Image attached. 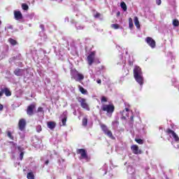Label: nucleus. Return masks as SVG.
<instances>
[{
	"mask_svg": "<svg viewBox=\"0 0 179 179\" xmlns=\"http://www.w3.org/2000/svg\"><path fill=\"white\" fill-rule=\"evenodd\" d=\"M134 76L136 82L140 85L141 87L143 86V82L145 79L143 78V73L142 72V69L141 67L136 66L134 69Z\"/></svg>",
	"mask_w": 179,
	"mask_h": 179,
	"instance_id": "nucleus-1",
	"label": "nucleus"
},
{
	"mask_svg": "<svg viewBox=\"0 0 179 179\" xmlns=\"http://www.w3.org/2000/svg\"><path fill=\"white\" fill-rule=\"evenodd\" d=\"M167 134L170 136L171 141V144L176 149H179V137L174 131L171 129H168L167 130Z\"/></svg>",
	"mask_w": 179,
	"mask_h": 179,
	"instance_id": "nucleus-2",
	"label": "nucleus"
},
{
	"mask_svg": "<svg viewBox=\"0 0 179 179\" xmlns=\"http://www.w3.org/2000/svg\"><path fill=\"white\" fill-rule=\"evenodd\" d=\"M71 79H74V80H76V82H80V80H83L85 79V76H83L82 73H80L76 69L71 71Z\"/></svg>",
	"mask_w": 179,
	"mask_h": 179,
	"instance_id": "nucleus-3",
	"label": "nucleus"
},
{
	"mask_svg": "<svg viewBox=\"0 0 179 179\" xmlns=\"http://www.w3.org/2000/svg\"><path fill=\"white\" fill-rule=\"evenodd\" d=\"M99 125L105 135H107V136H108V138H110V139H115L114 136H113V132H111V131L108 129V127H107L106 124L100 123Z\"/></svg>",
	"mask_w": 179,
	"mask_h": 179,
	"instance_id": "nucleus-4",
	"label": "nucleus"
},
{
	"mask_svg": "<svg viewBox=\"0 0 179 179\" xmlns=\"http://www.w3.org/2000/svg\"><path fill=\"white\" fill-rule=\"evenodd\" d=\"M87 64L90 66L93 65V64H94L95 61H96V52L93 51V52H90L88 55V56L87 57Z\"/></svg>",
	"mask_w": 179,
	"mask_h": 179,
	"instance_id": "nucleus-5",
	"label": "nucleus"
},
{
	"mask_svg": "<svg viewBox=\"0 0 179 179\" xmlns=\"http://www.w3.org/2000/svg\"><path fill=\"white\" fill-rule=\"evenodd\" d=\"M78 103H80L82 108H84V110H87V111H90V107L89 106V103H87V101L85 98H78Z\"/></svg>",
	"mask_w": 179,
	"mask_h": 179,
	"instance_id": "nucleus-6",
	"label": "nucleus"
},
{
	"mask_svg": "<svg viewBox=\"0 0 179 179\" xmlns=\"http://www.w3.org/2000/svg\"><path fill=\"white\" fill-rule=\"evenodd\" d=\"M102 110H103V111H106L108 113V115H109V117H111V115H110V114H113V113H114V106L103 105L102 106Z\"/></svg>",
	"mask_w": 179,
	"mask_h": 179,
	"instance_id": "nucleus-7",
	"label": "nucleus"
},
{
	"mask_svg": "<svg viewBox=\"0 0 179 179\" xmlns=\"http://www.w3.org/2000/svg\"><path fill=\"white\" fill-rule=\"evenodd\" d=\"M32 145L36 148V149H40L41 147V141L40 138H38L37 136H34L32 138Z\"/></svg>",
	"mask_w": 179,
	"mask_h": 179,
	"instance_id": "nucleus-8",
	"label": "nucleus"
},
{
	"mask_svg": "<svg viewBox=\"0 0 179 179\" xmlns=\"http://www.w3.org/2000/svg\"><path fill=\"white\" fill-rule=\"evenodd\" d=\"M77 153L80 155V159H84V160H86V162H89V157H87V154L86 153V150H85V149H78L77 150Z\"/></svg>",
	"mask_w": 179,
	"mask_h": 179,
	"instance_id": "nucleus-9",
	"label": "nucleus"
},
{
	"mask_svg": "<svg viewBox=\"0 0 179 179\" xmlns=\"http://www.w3.org/2000/svg\"><path fill=\"white\" fill-rule=\"evenodd\" d=\"M68 118V111H64L60 116V123L61 127L66 125V119Z\"/></svg>",
	"mask_w": 179,
	"mask_h": 179,
	"instance_id": "nucleus-10",
	"label": "nucleus"
},
{
	"mask_svg": "<svg viewBox=\"0 0 179 179\" xmlns=\"http://www.w3.org/2000/svg\"><path fill=\"white\" fill-rule=\"evenodd\" d=\"M127 173L129 174V179H136L135 176V169L132 166H129L127 168Z\"/></svg>",
	"mask_w": 179,
	"mask_h": 179,
	"instance_id": "nucleus-11",
	"label": "nucleus"
},
{
	"mask_svg": "<svg viewBox=\"0 0 179 179\" xmlns=\"http://www.w3.org/2000/svg\"><path fill=\"white\" fill-rule=\"evenodd\" d=\"M145 41L147 44L151 47V48H155L156 47V41H155V40H153V38L151 37H147L145 38Z\"/></svg>",
	"mask_w": 179,
	"mask_h": 179,
	"instance_id": "nucleus-12",
	"label": "nucleus"
},
{
	"mask_svg": "<svg viewBox=\"0 0 179 179\" xmlns=\"http://www.w3.org/2000/svg\"><path fill=\"white\" fill-rule=\"evenodd\" d=\"M131 149L134 155H142V150L139 149V147L136 145H133Z\"/></svg>",
	"mask_w": 179,
	"mask_h": 179,
	"instance_id": "nucleus-13",
	"label": "nucleus"
},
{
	"mask_svg": "<svg viewBox=\"0 0 179 179\" xmlns=\"http://www.w3.org/2000/svg\"><path fill=\"white\" fill-rule=\"evenodd\" d=\"M19 129L22 132L24 131V128H26V120L21 119L18 123Z\"/></svg>",
	"mask_w": 179,
	"mask_h": 179,
	"instance_id": "nucleus-14",
	"label": "nucleus"
},
{
	"mask_svg": "<svg viewBox=\"0 0 179 179\" xmlns=\"http://www.w3.org/2000/svg\"><path fill=\"white\" fill-rule=\"evenodd\" d=\"M40 27L42 31L39 33V36L41 40H43V41H45V40H47V35H45V34L44 33V25L41 24Z\"/></svg>",
	"mask_w": 179,
	"mask_h": 179,
	"instance_id": "nucleus-15",
	"label": "nucleus"
},
{
	"mask_svg": "<svg viewBox=\"0 0 179 179\" xmlns=\"http://www.w3.org/2000/svg\"><path fill=\"white\" fill-rule=\"evenodd\" d=\"M35 108H36V105L31 104L27 108V114H28V115H33V111L34 110Z\"/></svg>",
	"mask_w": 179,
	"mask_h": 179,
	"instance_id": "nucleus-16",
	"label": "nucleus"
},
{
	"mask_svg": "<svg viewBox=\"0 0 179 179\" xmlns=\"http://www.w3.org/2000/svg\"><path fill=\"white\" fill-rule=\"evenodd\" d=\"M71 22L72 24L75 23V27L76 29V30H83V29H85V26L82 25L81 24L78 23V22H75V20H72L71 21Z\"/></svg>",
	"mask_w": 179,
	"mask_h": 179,
	"instance_id": "nucleus-17",
	"label": "nucleus"
},
{
	"mask_svg": "<svg viewBox=\"0 0 179 179\" xmlns=\"http://www.w3.org/2000/svg\"><path fill=\"white\" fill-rule=\"evenodd\" d=\"M14 73H15V75H16V76H23V75H24V73H26V71H25V70H23V69H16L14 71Z\"/></svg>",
	"mask_w": 179,
	"mask_h": 179,
	"instance_id": "nucleus-18",
	"label": "nucleus"
},
{
	"mask_svg": "<svg viewBox=\"0 0 179 179\" xmlns=\"http://www.w3.org/2000/svg\"><path fill=\"white\" fill-rule=\"evenodd\" d=\"M122 118L125 120L127 117H129V109L125 108V109L122 112Z\"/></svg>",
	"mask_w": 179,
	"mask_h": 179,
	"instance_id": "nucleus-19",
	"label": "nucleus"
},
{
	"mask_svg": "<svg viewBox=\"0 0 179 179\" xmlns=\"http://www.w3.org/2000/svg\"><path fill=\"white\" fill-rule=\"evenodd\" d=\"M14 16L15 20H20V19L23 17V15H22V13L20 11H14Z\"/></svg>",
	"mask_w": 179,
	"mask_h": 179,
	"instance_id": "nucleus-20",
	"label": "nucleus"
},
{
	"mask_svg": "<svg viewBox=\"0 0 179 179\" xmlns=\"http://www.w3.org/2000/svg\"><path fill=\"white\" fill-rule=\"evenodd\" d=\"M134 24L137 29H141V24H139V19L138 17H134Z\"/></svg>",
	"mask_w": 179,
	"mask_h": 179,
	"instance_id": "nucleus-21",
	"label": "nucleus"
},
{
	"mask_svg": "<svg viewBox=\"0 0 179 179\" xmlns=\"http://www.w3.org/2000/svg\"><path fill=\"white\" fill-rule=\"evenodd\" d=\"M2 93H4L6 94V96H7L12 95L10 90H9V89H8V88H4L3 90H2Z\"/></svg>",
	"mask_w": 179,
	"mask_h": 179,
	"instance_id": "nucleus-22",
	"label": "nucleus"
},
{
	"mask_svg": "<svg viewBox=\"0 0 179 179\" xmlns=\"http://www.w3.org/2000/svg\"><path fill=\"white\" fill-rule=\"evenodd\" d=\"M110 27L112 29H114L115 30H118V29H124L122 27L120 26L118 24H113L110 25Z\"/></svg>",
	"mask_w": 179,
	"mask_h": 179,
	"instance_id": "nucleus-23",
	"label": "nucleus"
},
{
	"mask_svg": "<svg viewBox=\"0 0 179 179\" xmlns=\"http://www.w3.org/2000/svg\"><path fill=\"white\" fill-rule=\"evenodd\" d=\"M48 128H49V129H54V128H55V122H48Z\"/></svg>",
	"mask_w": 179,
	"mask_h": 179,
	"instance_id": "nucleus-24",
	"label": "nucleus"
},
{
	"mask_svg": "<svg viewBox=\"0 0 179 179\" xmlns=\"http://www.w3.org/2000/svg\"><path fill=\"white\" fill-rule=\"evenodd\" d=\"M79 90L82 93V94H87V90H86L83 87L79 85Z\"/></svg>",
	"mask_w": 179,
	"mask_h": 179,
	"instance_id": "nucleus-25",
	"label": "nucleus"
},
{
	"mask_svg": "<svg viewBox=\"0 0 179 179\" xmlns=\"http://www.w3.org/2000/svg\"><path fill=\"white\" fill-rule=\"evenodd\" d=\"M8 42L11 45H16L17 44V42L16 41V40L12 38H8Z\"/></svg>",
	"mask_w": 179,
	"mask_h": 179,
	"instance_id": "nucleus-26",
	"label": "nucleus"
},
{
	"mask_svg": "<svg viewBox=\"0 0 179 179\" xmlns=\"http://www.w3.org/2000/svg\"><path fill=\"white\" fill-rule=\"evenodd\" d=\"M129 27L132 29L134 27V22L132 21V18H129Z\"/></svg>",
	"mask_w": 179,
	"mask_h": 179,
	"instance_id": "nucleus-27",
	"label": "nucleus"
},
{
	"mask_svg": "<svg viewBox=\"0 0 179 179\" xmlns=\"http://www.w3.org/2000/svg\"><path fill=\"white\" fill-rule=\"evenodd\" d=\"M27 178L28 179H34V174L33 172H29L27 175Z\"/></svg>",
	"mask_w": 179,
	"mask_h": 179,
	"instance_id": "nucleus-28",
	"label": "nucleus"
},
{
	"mask_svg": "<svg viewBox=\"0 0 179 179\" xmlns=\"http://www.w3.org/2000/svg\"><path fill=\"white\" fill-rule=\"evenodd\" d=\"M120 6H121L122 9L124 12H126V10H127V4H125V2H122V3H120Z\"/></svg>",
	"mask_w": 179,
	"mask_h": 179,
	"instance_id": "nucleus-29",
	"label": "nucleus"
},
{
	"mask_svg": "<svg viewBox=\"0 0 179 179\" xmlns=\"http://www.w3.org/2000/svg\"><path fill=\"white\" fill-rule=\"evenodd\" d=\"M59 54L62 57H64V55H65L66 54V51H65V50H64V49H60L59 51Z\"/></svg>",
	"mask_w": 179,
	"mask_h": 179,
	"instance_id": "nucleus-30",
	"label": "nucleus"
},
{
	"mask_svg": "<svg viewBox=\"0 0 179 179\" xmlns=\"http://www.w3.org/2000/svg\"><path fill=\"white\" fill-rule=\"evenodd\" d=\"M172 23L175 27H178V26H179L178 20H173Z\"/></svg>",
	"mask_w": 179,
	"mask_h": 179,
	"instance_id": "nucleus-31",
	"label": "nucleus"
},
{
	"mask_svg": "<svg viewBox=\"0 0 179 179\" xmlns=\"http://www.w3.org/2000/svg\"><path fill=\"white\" fill-rule=\"evenodd\" d=\"M87 125V117H84L83 119V126L86 127Z\"/></svg>",
	"mask_w": 179,
	"mask_h": 179,
	"instance_id": "nucleus-32",
	"label": "nucleus"
},
{
	"mask_svg": "<svg viewBox=\"0 0 179 179\" xmlns=\"http://www.w3.org/2000/svg\"><path fill=\"white\" fill-rule=\"evenodd\" d=\"M22 8L24 10H27V9H29V6H27L26 3H22Z\"/></svg>",
	"mask_w": 179,
	"mask_h": 179,
	"instance_id": "nucleus-33",
	"label": "nucleus"
},
{
	"mask_svg": "<svg viewBox=\"0 0 179 179\" xmlns=\"http://www.w3.org/2000/svg\"><path fill=\"white\" fill-rule=\"evenodd\" d=\"M36 132H38V133H40V132H41V131H43V129L41 128V125L36 126Z\"/></svg>",
	"mask_w": 179,
	"mask_h": 179,
	"instance_id": "nucleus-34",
	"label": "nucleus"
},
{
	"mask_svg": "<svg viewBox=\"0 0 179 179\" xmlns=\"http://www.w3.org/2000/svg\"><path fill=\"white\" fill-rule=\"evenodd\" d=\"M135 141L139 145H143V140L136 138Z\"/></svg>",
	"mask_w": 179,
	"mask_h": 179,
	"instance_id": "nucleus-35",
	"label": "nucleus"
},
{
	"mask_svg": "<svg viewBox=\"0 0 179 179\" xmlns=\"http://www.w3.org/2000/svg\"><path fill=\"white\" fill-rule=\"evenodd\" d=\"M125 58H124L122 56H120V64H125Z\"/></svg>",
	"mask_w": 179,
	"mask_h": 179,
	"instance_id": "nucleus-36",
	"label": "nucleus"
},
{
	"mask_svg": "<svg viewBox=\"0 0 179 179\" xmlns=\"http://www.w3.org/2000/svg\"><path fill=\"white\" fill-rule=\"evenodd\" d=\"M101 103H106L107 101V98L106 96H102L101 99Z\"/></svg>",
	"mask_w": 179,
	"mask_h": 179,
	"instance_id": "nucleus-37",
	"label": "nucleus"
},
{
	"mask_svg": "<svg viewBox=\"0 0 179 179\" xmlns=\"http://www.w3.org/2000/svg\"><path fill=\"white\" fill-rule=\"evenodd\" d=\"M38 113H42L43 114L44 113V110L43 109L42 107H39L38 108V110H37Z\"/></svg>",
	"mask_w": 179,
	"mask_h": 179,
	"instance_id": "nucleus-38",
	"label": "nucleus"
},
{
	"mask_svg": "<svg viewBox=\"0 0 179 179\" xmlns=\"http://www.w3.org/2000/svg\"><path fill=\"white\" fill-rule=\"evenodd\" d=\"M118 121H114L112 122V125H113V127H118Z\"/></svg>",
	"mask_w": 179,
	"mask_h": 179,
	"instance_id": "nucleus-39",
	"label": "nucleus"
},
{
	"mask_svg": "<svg viewBox=\"0 0 179 179\" xmlns=\"http://www.w3.org/2000/svg\"><path fill=\"white\" fill-rule=\"evenodd\" d=\"M8 138H10V139H13V136H12V134H10V132L9 131L8 133Z\"/></svg>",
	"mask_w": 179,
	"mask_h": 179,
	"instance_id": "nucleus-40",
	"label": "nucleus"
},
{
	"mask_svg": "<svg viewBox=\"0 0 179 179\" xmlns=\"http://www.w3.org/2000/svg\"><path fill=\"white\" fill-rule=\"evenodd\" d=\"M23 155H24L23 152H20V160H23Z\"/></svg>",
	"mask_w": 179,
	"mask_h": 179,
	"instance_id": "nucleus-41",
	"label": "nucleus"
},
{
	"mask_svg": "<svg viewBox=\"0 0 179 179\" xmlns=\"http://www.w3.org/2000/svg\"><path fill=\"white\" fill-rule=\"evenodd\" d=\"M157 5H162V0H156Z\"/></svg>",
	"mask_w": 179,
	"mask_h": 179,
	"instance_id": "nucleus-42",
	"label": "nucleus"
},
{
	"mask_svg": "<svg viewBox=\"0 0 179 179\" xmlns=\"http://www.w3.org/2000/svg\"><path fill=\"white\" fill-rule=\"evenodd\" d=\"M103 169H104V170H105L104 174H107V165H104V166H103Z\"/></svg>",
	"mask_w": 179,
	"mask_h": 179,
	"instance_id": "nucleus-43",
	"label": "nucleus"
},
{
	"mask_svg": "<svg viewBox=\"0 0 179 179\" xmlns=\"http://www.w3.org/2000/svg\"><path fill=\"white\" fill-rule=\"evenodd\" d=\"M89 72H90V73L91 75V77L92 78H94V76H93V71L92 70H90Z\"/></svg>",
	"mask_w": 179,
	"mask_h": 179,
	"instance_id": "nucleus-44",
	"label": "nucleus"
},
{
	"mask_svg": "<svg viewBox=\"0 0 179 179\" xmlns=\"http://www.w3.org/2000/svg\"><path fill=\"white\" fill-rule=\"evenodd\" d=\"M96 83H98V85H101V80L97 79L96 80Z\"/></svg>",
	"mask_w": 179,
	"mask_h": 179,
	"instance_id": "nucleus-45",
	"label": "nucleus"
},
{
	"mask_svg": "<svg viewBox=\"0 0 179 179\" xmlns=\"http://www.w3.org/2000/svg\"><path fill=\"white\" fill-rule=\"evenodd\" d=\"M124 51L126 55H128V48L124 49Z\"/></svg>",
	"mask_w": 179,
	"mask_h": 179,
	"instance_id": "nucleus-46",
	"label": "nucleus"
},
{
	"mask_svg": "<svg viewBox=\"0 0 179 179\" xmlns=\"http://www.w3.org/2000/svg\"><path fill=\"white\" fill-rule=\"evenodd\" d=\"M3 110V105L0 103V111H2Z\"/></svg>",
	"mask_w": 179,
	"mask_h": 179,
	"instance_id": "nucleus-47",
	"label": "nucleus"
},
{
	"mask_svg": "<svg viewBox=\"0 0 179 179\" xmlns=\"http://www.w3.org/2000/svg\"><path fill=\"white\" fill-rule=\"evenodd\" d=\"M64 22H69V17H66L65 19H64Z\"/></svg>",
	"mask_w": 179,
	"mask_h": 179,
	"instance_id": "nucleus-48",
	"label": "nucleus"
},
{
	"mask_svg": "<svg viewBox=\"0 0 179 179\" xmlns=\"http://www.w3.org/2000/svg\"><path fill=\"white\" fill-rule=\"evenodd\" d=\"M94 17H100V13H96V14L94 15Z\"/></svg>",
	"mask_w": 179,
	"mask_h": 179,
	"instance_id": "nucleus-49",
	"label": "nucleus"
},
{
	"mask_svg": "<svg viewBox=\"0 0 179 179\" xmlns=\"http://www.w3.org/2000/svg\"><path fill=\"white\" fill-rule=\"evenodd\" d=\"M21 138H24V134L21 135Z\"/></svg>",
	"mask_w": 179,
	"mask_h": 179,
	"instance_id": "nucleus-50",
	"label": "nucleus"
},
{
	"mask_svg": "<svg viewBox=\"0 0 179 179\" xmlns=\"http://www.w3.org/2000/svg\"><path fill=\"white\" fill-rule=\"evenodd\" d=\"M117 16H120V12H118V13H117Z\"/></svg>",
	"mask_w": 179,
	"mask_h": 179,
	"instance_id": "nucleus-51",
	"label": "nucleus"
},
{
	"mask_svg": "<svg viewBox=\"0 0 179 179\" xmlns=\"http://www.w3.org/2000/svg\"><path fill=\"white\" fill-rule=\"evenodd\" d=\"M2 93H3V92H0V97L2 96Z\"/></svg>",
	"mask_w": 179,
	"mask_h": 179,
	"instance_id": "nucleus-52",
	"label": "nucleus"
},
{
	"mask_svg": "<svg viewBox=\"0 0 179 179\" xmlns=\"http://www.w3.org/2000/svg\"><path fill=\"white\" fill-rule=\"evenodd\" d=\"M45 164H48V161H46V162H45Z\"/></svg>",
	"mask_w": 179,
	"mask_h": 179,
	"instance_id": "nucleus-53",
	"label": "nucleus"
},
{
	"mask_svg": "<svg viewBox=\"0 0 179 179\" xmlns=\"http://www.w3.org/2000/svg\"><path fill=\"white\" fill-rule=\"evenodd\" d=\"M2 24V22L0 20V25Z\"/></svg>",
	"mask_w": 179,
	"mask_h": 179,
	"instance_id": "nucleus-54",
	"label": "nucleus"
},
{
	"mask_svg": "<svg viewBox=\"0 0 179 179\" xmlns=\"http://www.w3.org/2000/svg\"><path fill=\"white\" fill-rule=\"evenodd\" d=\"M175 146H177V143H175Z\"/></svg>",
	"mask_w": 179,
	"mask_h": 179,
	"instance_id": "nucleus-55",
	"label": "nucleus"
},
{
	"mask_svg": "<svg viewBox=\"0 0 179 179\" xmlns=\"http://www.w3.org/2000/svg\"><path fill=\"white\" fill-rule=\"evenodd\" d=\"M131 120L134 118L132 116L131 117Z\"/></svg>",
	"mask_w": 179,
	"mask_h": 179,
	"instance_id": "nucleus-56",
	"label": "nucleus"
},
{
	"mask_svg": "<svg viewBox=\"0 0 179 179\" xmlns=\"http://www.w3.org/2000/svg\"><path fill=\"white\" fill-rule=\"evenodd\" d=\"M1 130L0 129V134H1Z\"/></svg>",
	"mask_w": 179,
	"mask_h": 179,
	"instance_id": "nucleus-57",
	"label": "nucleus"
},
{
	"mask_svg": "<svg viewBox=\"0 0 179 179\" xmlns=\"http://www.w3.org/2000/svg\"><path fill=\"white\" fill-rule=\"evenodd\" d=\"M40 1H43V0H40Z\"/></svg>",
	"mask_w": 179,
	"mask_h": 179,
	"instance_id": "nucleus-58",
	"label": "nucleus"
}]
</instances>
